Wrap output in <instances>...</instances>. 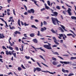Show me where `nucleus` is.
<instances>
[{
  "instance_id": "obj_27",
  "label": "nucleus",
  "mask_w": 76,
  "mask_h": 76,
  "mask_svg": "<svg viewBox=\"0 0 76 76\" xmlns=\"http://www.w3.org/2000/svg\"><path fill=\"white\" fill-rule=\"evenodd\" d=\"M53 39L54 42L55 41H57L55 37H53Z\"/></svg>"
},
{
  "instance_id": "obj_29",
  "label": "nucleus",
  "mask_w": 76,
  "mask_h": 76,
  "mask_svg": "<svg viewBox=\"0 0 76 76\" xmlns=\"http://www.w3.org/2000/svg\"><path fill=\"white\" fill-rule=\"evenodd\" d=\"M32 47V48H34V50H35V51H37V50H38V48H35V47L33 46H31Z\"/></svg>"
},
{
  "instance_id": "obj_54",
  "label": "nucleus",
  "mask_w": 76,
  "mask_h": 76,
  "mask_svg": "<svg viewBox=\"0 0 76 76\" xmlns=\"http://www.w3.org/2000/svg\"><path fill=\"white\" fill-rule=\"evenodd\" d=\"M58 57H59V58H60L62 60H64V58H62V57H61V56H58Z\"/></svg>"
},
{
  "instance_id": "obj_32",
  "label": "nucleus",
  "mask_w": 76,
  "mask_h": 76,
  "mask_svg": "<svg viewBox=\"0 0 76 76\" xmlns=\"http://www.w3.org/2000/svg\"><path fill=\"white\" fill-rule=\"evenodd\" d=\"M59 28L60 29H59V30H61V32H64V30H63V29H62L61 28L59 27Z\"/></svg>"
},
{
  "instance_id": "obj_13",
  "label": "nucleus",
  "mask_w": 76,
  "mask_h": 76,
  "mask_svg": "<svg viewBox=\"0 0 76 76\" xmlns=\"http://www.w3.org/2000/svg\"><path fill=\"white\" fill-rule=\"evenodd\" d=\"M9 43L10 44V46H12L14 45V44H15V42H12V43H11L10 42Z\"/></svg>"
},
{
  "instance_id": "obj_2",
  "label": "nucleus",
  "mask_w": 76,
  "mask_h": 76,
  "mask_svg": "<svg viewBox=\"0 0 76 76\" xmlns=\"http://www.w3.org/2000/svg\"><path fill=\"white\" fill-rule=\"evenodd\" d=\"M51 19L53 22V23L54 24V25H56V22H57V23L58 25H59V23H58V22L60 23H61V22L58 21L57 18H55L52 17L51 18Z\"/></svg>"
},
{
  "instance_id": "obj_52",
  "label": "nucleus",
  "mask_w": 76,
  "mask_h": 76,
  "mask_svg": "<svg viewBox=\"0 0 76 76\" xmlns=\"http://www.w3.org/2000/svg\"><path fill=\"white\" fill-rule=\"evenodd\" d=\"M67 36H72V34H67Z\"/></svg>"
},
{
  "instance_id": "obj_38",
  "label": "nucleus",
  "mask_w": 76,
  "mask_h": 76,
  "mask_svg": "<svg viewBox=\"0 0 76 76\" xmlns=\"http://www.w3.org/2000/svg\"><path fill=\"white\" fill-rule=\"evenodd\" d=\"M59 35L61 38L62 37H64V35H63V34H59Z\"/></svg>"
},
{
  "instance_id": "obj_48",
  "label": "nucleus",
  "mask_w": 76,
  "mask_h": 76,
  "mask_svg": "<svg viewBox=\"0 0 76 76\" xmlns=\"http://www.w3.org/2000/svg\"><path fill=\"white\" fill-rule=\"evenodd\" d=\"M15 50L17 51H19V48L18 47H16L15 48Z\"/></svg>"
},
{
  "instance_id": "obj_24",
  "label": "nucleus",
  "mask_w": 76,
  "mask_h": 76,
  "mask_svg": "<svg viewBox=\"0 0 76 76\" xmlns=\"http://www.w3.org/2000/svg\"><path fill=\"white\" fill-rule=\"evenodd\" d=\"M47 3H48V6H49L51 5V4H50V1H47Z\"/></svg>"
},
{
  "instance_id": "obj_22",
  "label": "nucleus",
  "mask_w": 76,
  "mask_h": 76,
  "mask_svg": "<svg viewBox=\"0 0 76 76\" xmlns=\"http://www.w3.org/2000/svg\"><path fill=\"white\" fill-rule=\"evenodd\" d=\"M22 69V68L21 67H18V70H19V71H21Z\"/></svg>"
},
{
  "instance_id": "obj_37",
  "label": "nucleus",
  "mask_w": 76,
  "mask_h": 76,
  "mask_svg": "<svg viewBox=\"0 0 76 76\" xmlns=\"http://www.w3.org/2000/svg\"><path fill=\"white\" fill-rule=\"evenodd\" d=\"M25 58H26V59H29V58H30V57L25 56Z\"/></svg>"
},
{
  "instance_id": "obj_17",
  "label": "nucleus",
  "mask_w": 76,
  "mask_h": 76,
  "mask_svg": "<svg viewBox=\"0 0 76 76\" xmlns=\"http://www.w3.org/2000/svg\"><path fill=\"white\" fill-rule=\"evenodd\" d=\"M31 27L33 28H35V29H38V28L34 26V25H31Z\"/></svg>"
},
{
  "instance_id": "obj_7",
  "label": "nucleus",
  "mask_w": 76,
  "mask_h": 76,
  "mask_svg": "<svg viewBox=\"0 0 76 76\" xmlns=\"http://www.w3.org/2000/svg\"><path fill=\"white\" fill-rule=\"evenodd\" d=\"M47 29V28L45 27H43V28H41V29L40 30L41 31V32H44L45 31H46Z\"/></svg>"
},
{
  "instance_id": "obj_43",
  "label": "nucleus",
  "mask_w": 76,
  "mask_h": 76,
  "mask_svg": "<svg viewBox=\"0 0 76 76\" xmlns=\"http://www.w3.org/2000/svg\"><path fill=\"white\" fill-rule=\"evenodd\" d=\"M42 64H43V65H44V66H45L46 67H48V66L47 65L42 63Z\"/></svg>"
},
{
  "instance_id": "obj_14",
  "label": "nucleus",
  "mask_w": 76,
  "mask_h": 76,
  "mask_svg": "<svg viewBox=\"0 0 76 76\" xmlns=\"http://www.w3.org/2000/svg\"><path fill=\"white\" fill-rule=\"evenodd\" d=\"M33 70L34 73H35V71H37H37H38V67H37L36 68H34L33 69Z\"/></svg>"
},
{
  "instance_id": "obj_4",
  "label": "nucleus",
  "mask_w": 76,
  "mask_h": 76,
  "mask_svg": "<svg viewBox=\"0 0 76 76\" xmlns=\"http://www.w3.org/2000/svg\"><path fill=\"white\" fill-rule=\"evenodd\" d=\"M68 14L69 16H72V9H71L68 8V10H67Z\"/></svg>"
},
{
  "instance_id": "obj_62",
  "label": "nucleus",
  "mask_w": 76,
  "mask_h": 76,
  "mask_svg": "<svg viewBox=\"0 0 76 76\" xmlns=\"http://www.w3.org/2000/svg\"><path fill=\"white\" fill-rule=\"evenodd\" d=\"M0 19H1V20L2 21H3V22L4 21V19H3V18H0Z\"/></svg>"
},
{
  "instance_id": "obj_57",
  "label": "nucleus",
  "mask_w": 76,
  "mask_h": 76,
  "mask_svg": "<svg viewBox=\"0 0 76 76\" xmlns=\"http://www.w3.org/2000/svg\"><path fill=\"white\" fill-rule=\"evenodd\" d=\"M63 56H65L66 57H69V55L65 54L63 55Z\"/></svg>"
},
{
  "instance_id": "obj_40",
  "label": "nucleus",
  "mask_w": 76,
  "mask_h": 76,
  "mask_svg": "<svg viewBox=\"0 0 76 76\" xmlns=\"http://www.w3.org/2000/svg\"><path fill=\"white\" fill-rule=\"evenodd\" d=\"M73 75H74V74L73 73H69V75H68V76H72Z\"/></svg>"
},
{
  "instance_id": "obj_39",
  "label": "nucleus",
  "mask_w": 76,
  "mask_h": 76,
  "mask_svg": "<svg viewBox=\"0 0 76 76\" xmlns=\"http://www.w3.org/2000/svg\"><path fill=\"white\" fill-rule=\"evenodd\" d=\"M38 36H40V37H42V35L41 34H40L39 33V31H38Z\"/></svg>"
},
{
  "instance_id": "obj_50",
  "label": "nucleus",
  "mask_w": 76,
  "mask_h": 76,
  "mask_svg": "<svg viewBox=\"0 0 76 76\" xmlns=\"http://www.w3.org/2000/svg\"><path fill=\"white\" fill-rule=\"evenodd\" d=\"M21 47H22L21 51H23V47H24V46L23 45H21Z\"/></svg>"
},
{
  "instance_id": "obj_12",
  "label": "nucleus",
  "mask_w": 76,
  "mask_h": 76,
  "mask_svg": "<svg viewBox=\"0 0 76 76\" xmlns=\"http://www.w3.org/2000/svg\"><path fill=\"white\" fill-rule=\"evenodd\" d=\"M9 26L10 27V29H12H12H15V26H12V27H11V26H10V25H9Z\"/></svg>"
},
{
  "instance_id": "obj_53",
  "label": "nucleus",
  "mask_w": 76,
  "mask_h": 76,
  "mask_svg": "<svg viewBox=\"0 0 76 76\" xmlns=\"http://www.w3.org/2000/svg\"><path fill=\"white\" fill-rule=\"evenodd\" d=\"M24 6L26 9V10L27 11V7L26 5H24Z\"/></svg>"
},
{
  "instance_id": "obj_49",
  "label": "nucleus",
  "mask_w": 76,
  "mask_h": 76,
  "mask_svg": "<svg viewBox=\"0 0 76 76\" xmlns=\"http://www.w3.org/2000/svg\"><path fill=\"white\" fill-rule=\"evenodd\" d=\"M26 35H27V34H23L24 36V37L26 38H27V37H28V36Z\"/></svg>"
},
{
  "instance_id": "obj_56",
  "label": "nucleus",
  "mask_w": 76,
  "mask_h": 76,
  "mask_svg": "<svg viewBox=\"0 0 76 76\" xmlns=\"http://www.w3.org/2000/svg\"><path fill=\"white\" fill-rule=\"evenodd\" d=\"M18 33V31H16L15 32L14 34H15V35H16Z\"/></svg>"
},
{
  "instance_id": "obj_58",
  "label": "nucleus",
  "mask_w": 76,
  "mask_h": 76,
  "mask_svg": "<svg viewBox=\"0 0 76 76\" xmlns=\"http://www.w3.org/2000/svg\"><path fill=\"white\" fill-rule=\"evenodd\" d=\"M0 61H1V63H3V59L0 58Z\"/></svg>"
},
{
  "instance_id": "obj_15",
  "label": "nucleus",
  "mask_w": 76,
  "mask_h": 76,
  "mask_svg": "<svg viewBox=\"0 0 76 76\" xmlns=\"http://www.w3.org/2000/svg\"><path fill=\"white\" fill-rule=\"evenodd\" d=\"M38 50H40L41 51H43L44 53L45 52V51L42 48H38Z\"/></svg>"
},
{
  "instance_id": "obj_8",
  "label": "nucleus",
  "mask_w": 76,
  "mask_h": 76,
  "mask_svg": "<svg viewBox=\"0 0 76 76\" xmlns=\"http://www.w3.org/2000/svg\"><path fill=\"white\" fill-rule=\"evenodd\" d=\"M52 13L54 14V16H57L58 15V12H52Z\"/></svg>"
},
{
  "instance_id": "obj_46",
  "label": "nucleus",
  "mask_w": 76,
  "mask_h": 76,
  "mask_svg": "<svg viewBox=\"0 0 76 76\" xmlns=\"http://www.w3.org/2000/svg\"><path fill=\"white\" fill-rule=\"evenodd\" d=\"M57 47V45H54L52 46V47H53V48L54 47Z\"/></svg>"
},
{
  "instance_id": "obj_18",
  "label": "nucleus",
  "mask_w": 76,
  "mask_h": 76,
  "mask_svg": "<svg viewBox=\"0 0 76 76\" xmlns=\"http://www.w3.org/2000/svg\"><path fill=\"white\" fill-rule=\"evenodd\" d=\"M20 20L19 19L18 20V25L19 26H20Z\"/></svg>"
},
{
  "instance_id": "obj_41",
  "label": "nucleus",
  "mask_w": 76,
  "mask_h": 76,
  "mask_svg": "<svg viewBox=\"0 0 76 76\" xmlns=\"http://www.w3.org/2000/svg\"><path fill=\"white\" fill-rule=\"evenodd\" d=\"M56 8L58 10H60V6H58L56 7Z\"/></svg>"
},
{
  "instance_id": "obj_1",
  "label": "nucleus",
  "mask_w": 76,
  "mask_h": 76,
  "mask_svg": "<svg viewBox=\"0 0 76 76\" xmlns=\"http://www.w3.org/2000/svg\"><path fill=\"white\" fill-rule=\"evenodd\" d=\"M6 54V55H10V56L12 55V54L13 55L15 58H16V53H15V51L13 50L11 51H8V50H5Z\"/></svg>"
},
{
  "instance_id": "obj_59",
  "label": "nucleus",
  "mask_w": 76,
  "mask_h": 76,
  "mask_svg": "<svg viewBox=\"0 0 76 76\" xmlns=\"http://www.w3.org/2000/svg\"><path fill=\"white\" fill-rule=\"evenodd\" d=\"M60 66H61V64H60L57 65V67H60Z\"/></svg>"
},
{
  "instance_id": "obj_35",
  "label": "nucleus",
  "mask_w": 76,
  "mask_h": 76,
  "mask_svg": "<svg viewBox=\"0 0 76 76\" xmlns=\"http://www.w3.org/2000/svg\"><path fill=\"white\" fill-rule=\"evenodd\" d=\"M60 26H61V27L63 28L64 30L65 29V27H64V26H63L61 25H60Z\"/></svg>"
},
{
  "instance_id": "obj_6",
  "label": "nucleus",
  "mask_w": 76,
  "mask_h": 76,
  "mask_svg": "<svg viewBox=\"0 0 76 76\" xmlns=\"http://www.w3.org/2000/svg\"><path fill=\"white\" fill-rule=\"evenodd\" d=\"M3 34H1V33H0V39H3V38H4L5 36Z\"/></svg>"
},
{
  "instance_id": "obj_55",
  "label": "nucleus",
  "mask_w": 76,
  "mask_h": 76,
  "mask_svg": "<svg viewBox=\"0 0 76 76\" xmlns=\"http://www.w3.org/2000/svg\"><path fill=\"white\" fill-rule=\"evenodd\" d=\"M60 43H63V40H60Z\"/></svg>"
},
{
  "instance_id": "obj_31",
  "label": "nucleus",
  "mask_w": 76,
  "mask_h": 76,
  "mask_svg": "<svg viewBox=\"0 0 76 76\" xmlns=\"http://www.w3.org/2000/svg\"><path fill=\"white\" fill-rule=\"evenodd\" d=\"M53 54L55 55H58V56H59V54L58 53L56 52H54Z\"/></svg>"
},
{
  "instance_id": "obj_61",
  "label": "nucleus",
  "mask_w": 76,
  "mask_h": 76,
  "mask_svg": "<svg viewBox=\"0 0 76 76\" xmlns=\"http://www.w3.org/2000/svg\"><path fill=\"white\" fill-rule=\"evenodd\" d=\"M45 7L46 9H50V7H49L48 6H46Z\"/></svg>"
},
{
  "instance_id": "obj_60",
  "label": "nucleus",
  "mask_w": 76,
  "mask_h": 76,
  "mask_svg": "<svg viewBox=\"0 0 76 76\" xmlns=\"http://www.w3.org/2000/svg\"><path fill=\"white\" fill-rule=\"evenodd\" d=\"M45 10V8H43L42 9H41V11H43L44 10Z\"/></svg>"
},
{
  "instance_id": "obj_5",
  "label": "nucleus",
  "mask_w": 76,
  "mask_h": 76,
  "mask_svg": "<svg viewBox=\"0 0 76 76\" xmlns=\"http://www.w3.org/2000/svg\"><path fill=\"white\" fill-rule=\"evenodd\" d=\"M35 12V10L33 9H31L30 10H28L27 11L28 13H34Z\"/></svg>"
},
{
  "instance_id": "obj_10",
  "label": "nucleus",
  "mask_w": 76,
  "mask_h": 76,
  "mask_svg": "<svg viewBox=\"0 0 76 76\" xmlns=\"http://www.w3.org/2000/svg\"><path fill=\"white\" fill-rule=\"evenodd\" d=\"M46 73H50V74H51V75H54V74H56V72H54L53 73V72H50V71H46Z\"/></svg>"
},
{
  "instance_id": "obj_23",
  "label": "nucleus",
  "mask_w": 76,
  "mask_h": 76,
  "mask_svg": "<svg viewBox=\"0 0 76 76\" xmlns=\"http://www.w3.org/2000/svg\"><path fill=\"white\" fill-rule=\"evenodd\" d=\"M74 59H76V57H72L70 58V60H74Z\"/></svg>"
},
{
  "instance_id": "obj_33",
  "label": "nucleus",
  "mask_w": 76,
  "mask_h": 76,
  "mask_svg": "<svg viewBox=\"0 0 76 76\" xmlns=\"http://www.w3.org/2000/svg\"><path fill=\"white\" fill-rule=\"evenodd\" d=\"M52 59L54 61H56V60H57V59H56V58L54 57H52Z\"/></svg>"
},
{
  "instance_id": "obj_34",
  "label": "nucleus",
  "mask_w": 76,
  "mask_h": 76,
  "mask_svg": "<svg viewBox=\"0 0 76 76\" xmlns=\"http://www.w3.org/2000/svg\"><path fill=\"white\" fill-rule=\"evenodd\" d=\"M24 25L25 26H28L29 25V24H26V23H24Z\"/></svg>"
},
{
  "instance_id": "obj_19",
  "label": "nucleus",
  "mask_w": 76,
  "mask_h": 76,
  "mask_svg": "<svg viewBox=\"0 0 76 76\" xmlns=\"http://www.w3.org/2000/svg\"><path fill=\"white\" fill-rule=\"evenodd\" d=\"M64 63L65 64H68L70 63V62L69 61H64Z\"/></svg>"
},
{
  "instance_id": "obj_25",
  "label": "nucleus",
  "mask_w": 76,
  "mask_h": 76,
  "mask_svg": "<svg viewBox=\"0 0 76 76\" xmlns=\"http://www.w3.org/2000/svg\"><path fill=\"white\" fill-rule=\"evenodd\" d=\"M69 31H70L72 33V34H74V35H75V36H76V34H75V33H74V32H73V31L72 30H69Z\"/></svg>"
},
{
  "instance_id": "obj_47",
  "label": "nucleus",
  "mask_w": 76,
  "mask_h": 76,
  "mask_svg": "<svg viewBox=\"0 0 76 76\" xmlns=\"http://www.w3.org/2000/svg\"><path fill=\"white\" fill-rule=\"evenodd\" d=\"M66 12H67V11H63V13L64 15H66Z\"/></svg>"
},
{
  "instance_id": "obj_64",
  "label": "nucleus",
  "mask_w": 76,
  "mask_h": 76,
  "mask_svg": "<svg viewBox=\"0 0 76 76\" xmlns=\"http://www.w3.org/2000/svg\"><path fill=\"white\" fill-rule=\"evenodd\" d=\"M5 24L6 25V26H5V27L6 28H7V27H8V25H7V23Z\"/></svg>"
},
{
  "instance_id": "obj_44",
  "label": "nucleus",
  "mask_w": 76,
  "mask_h": 76,
  "mask_svg": "<svg viewBox=\"0 0 76 76\" xmlns=\"http://www.w3.org/2000/svg\"><path fill=\"white\" fill-rule=\"evenodd\" d=\"M21 66V67L23 68V69H26V68L25 67H24L23 64H22Z\"/></svg>"
},
{
  "instance_id": "obj_42",
  "label": "nucleus",
  "mask_w": 76,
  "mask_h": 76,
  "mask_svg": "<svg viewBox=\"0 0 76 76\" xmlns=\"http://www.w3.org/2000/svg\"><path fill=\"white\" fill-rule=\"evenodd\" d=\"M62 71L64 73H65L66 72V70L63 68H62Z\"/></svg>"
},
{
  "instance_id": "obj_30",
  "label": "nucleus",
  "mask_w": 76,
  "mask_h": 76,
  "mask_svg": "<svg viewBox=\"0 0 76 76\" xmlns=\"http://www.w3.org/2000/svg\"><path fill=\"white\" fill-rule=\"evenodd\" d=\"M54 42L55 43V44H56V45H59L60 44L59 43H58L57 42V41H54Z\"/></svg>"
},
{
  "instance_id": "obj_21",
  "label": "nucleus",
  "mask_w": 76,
  "mask_h": 76,
  "mask_svg": "<svg viewBox=\"0 0 76 76\" xmlns=\"http://www.w3.org/2000/svg\"><path fill=\"white\" fill-rule=\"evenodd\" d=\"M71 18L72 19H75L76 20V17L74 16H72L71 17Z\"/></svg>"
},
{
  "instance_id": "obj_28",
  "label": "nucleus",
  "mask_w": 76,
  "mask_h": 76,
  "mask_svg": "<svg viewBox=\"0 0 76 76\" xmlns=\"http://www.w3.org/2000/svg\"><path fill=\"white\" fill-rule=\"evenodd\" d=\"M51 31H52V32L54 33V34H56V31H54V30H53V29H52L51 30Z\"/></svg>"
},
{
  "instance_id": "obj_16",
  "label": "nucleus",
  "mask_w": 76,
  "mask_h": 76,
  "mask_svg": "<svg viewBox=\"0 0 76 76\" xmlns=\"http://www.w3.org/2000/svg\"><path fill=\"white\" fill-rule=\"evenodd\" d=\"M30 36L31 37H34L35 36V34L34 33H32L30 34Z\"/></svg>"
},
{
  "instance_id": "obj_9",
  "label": "nucleus",
  "mask_w": 76,
  "mask_h": 76,
  "mask_svg": "<svg viewBox=\"0 0 76 76\" xmlns=\"http://www.w3.org/2000/svg\"><path fill=\"white\" fill-rule=\"evenodd\" d=\"M58 63V62H56L55 61H53L52 63L53 64V65H54V66H57Z\"/></svg>"
},
{
  "instance_id": "obj_36",
  "label": "nucleus",
  "mask_w": 76,
  "mask_h": 76,
  "mask_svg": "<svg viewBox=\"0 0 76 76\" xmlns=\"http://www.w3.org/2000/svg\"><path fill=\"white\" fill-rule=\"evenodd\" d=\"M9 49H10V50H13V48L10 46L9 47Z\"/></svg>"
},
{
  "instance_id": "obj_45",
  "label": "nucleus",
  "mask_w": 76,
  "mask_h": 76,
  "mask_svg": "<svg viewBox=\"0 0 76 76\" xmlns=\"http://www.w3.org/2000/svg\"><path fill=\"white\" fill-rule=\"evenodd\" d=\"M65 4L67 6H68V7H71V8H72V7L71 6H69L68 4H67L66 3H65Z\"/></svg>"
},
{
  "instance_id": "obj_26",
  "label": "nucleus",
  "mask_w": 76,
  "mask_h": 76,
  "mask_svg": "<svg viewBox=\"0 0 76 76\" xmlns=\"http://www.w3.org/2000/svg\"><path fill=\"white\" fill-rule=\"evenodd\" d=\"M39 57H40V58H42V59H43V60H45V59H44V58L43 57V56H42L41 55H39Z\"/></svg>"
},
{
  "instance_id": "obj_11",
  "label": "nucleus",
  "mask_w": 76,
  "mask_h": 76,
  "mask_svg": "<svg viewBox=\"0 0 76 76\" xmlns=\"http://www.w3.org/2000/svg\"><path fill=\"white\" fill-rule=\"evenodd\" d=\"M32 41L34 42V43H37V42H38V40H37L36 39H33Z\"/></svg>"
},
{
  "instance_id": "obj_63",
  "label": "nucleus",
  "mask_w": 76,
  "mask_h": 76,
  "mask_svg": "<svg viewBox=\"0 0 76 76\" xmlns=\"http://www.w3.org/2000/svg\"><path fill=\"white\" fill-rule=\"evenodd\" d=\"M62 8L64 9L65 10H66V8H64V6H62Z\"/></svg>"
},
{
  "instance_id": "obj_51",
  "label": "nucleus",
  "mask_w": 76,
  "mask_h": 76,
  "mask_svg": "<svg viewBox=\"0 0 76 76\" xmlns=\"http://www.w3.org/2000/svg\"><path fill=\"white\" fill-rule=\"evenodd\" d=\"M43 23L44 24V25H47V23L46 22V21H44L43 22Z\"/></svg>"
},
{
  "instance_id": "obj_3",
  "label": "nucleus",
  "mask_w": 76,
  "mask_h": 76,
  "mask_svg": "<svg viewBox=\"0 0 76 76\" xmlns=\"http://www.w3.org/2000/svg\"><path fill=\"white\" fill-rule=\"evenodd\" d=\"M48 44L49 45H44V47L48 50H51L52 49L51 46V44L49 43H48Z\"/></svg>"
},
{
  "instance_id": "obj_20",
  "label": "nucleus",
  "mask_w": 76,
  "mask_h": 76,
  "mask_svg": "<svg viewBox=\"0 0 76 76\" xmlns=\"http://www.w3.org/2000/svg\"><path fill=\"white\" fill-rule=\"evenodd\" d=\"M32 1H33L34 2V3H35V4H36V6H38V4H37V1L34 0H32Z\"/></svg>"
}]
</instances>
